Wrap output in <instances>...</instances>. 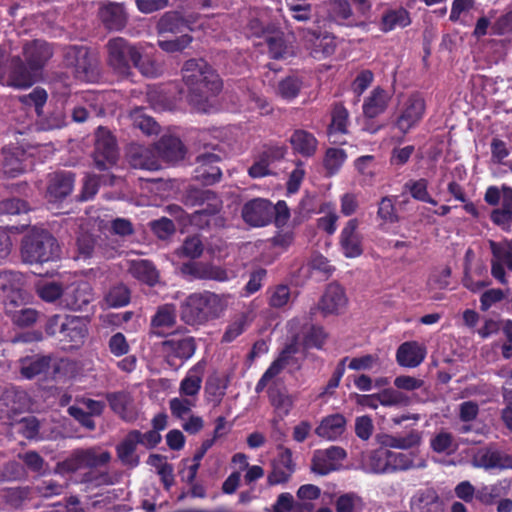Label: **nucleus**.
I'll list each match as a JSON object with an SVG mask.
<instances>
[{"mask_svg":"<svg viewBox=\"0 0 512 512\" xmlns=\"http://www.w3.org/2000/svg\"><path fill=\"white\" fill-rule=\"evenodd\" d=\"M389 450L379 448L369 452L362 459V468L368 473H388L390 472Z\"/></svg>","mask_w":512,"mask_h":512,"instance_id":"c756f323","label":"nucleus"},{"mask_svg":"<svg viewBox=\"0 0 512 512\" xmlns=\"http://www.w3.org/2000/svg\"><path fill=\"white\" fill-rule=\"evenodd\" d=\"M196 346L190 336H174L163 342V351L169 357L189 359L193 356Z\"/></svg>","mask_w":512,"mask_h":512,"instance_id":"b1692460","label":"nucleus"},{"mask_svg":"<svg viewBox=\"0 0 512 512\" xmlns=\"http://www.w3.org/2000/svg\"><path fill=\"white\" fill-rule=\"evenodd\" d=\"M196 406L195 399L186 398V397H175L169 401V407L171 410L172 416L184 419L192 410L193 407Z\"/></svg>","mask_w":512,"mask_h":512,"instance_id":"864d4df0","label":"nucleus"},{"mask_svg":"<svg viewBox=\"0 0 512 512\" xmlns=\"http://www.w3.org/2000/svg\"><path fill=\"white\" fill-rule=\"evenodd\" d=\"M425 111L424 100L419 95L408 96L399 108L396 127L403 133H408L422 119Z\"/></svg>","mask_w":512,"mask_h":512,"instance_id":"6e6552de","label":"nucleus"},{"mask_svg":"<svg viewBox=\"0 0 512 512\" xmlns=\"http://www.w3.org/2000/svg\"><path fill=\"white\" fill-rule=\"evenodd\" d=\"M183 80L189 88V102L198 112L209 113L215 105L211 101L222 88L219 76L204 61L190 59L185 62Z\"/></svg>","mask_w":512,"mask_h":512,"instance_id":"f257e3e1","label":"nucleus"},{"mask_svg":"<svg viewBox=\"0 0 512 512\" xmlns=\"http://www.w3.org/2000/svg\"><path fill=\"white\" fill-rule=\"evenodd\" d=\"M346 457L344 449L331 446L328 449L316 450L312 459V471L319 475H326L342 466Z\"/></svg>","mask_w":512,"mask_h":512,"instance_id":"f8f14e48","label":"nucleus"},{"mask_svg":"<svg viewBox=\"0 0 512 512\" xmlns=\"http://www.w3.org/2000/svg\"><path fill=\"white\" fill-rule=\"evenodd\" d=\"M65 63L74 69L75 76L82 81L96 78L95 59L85 47H69L65 52Z\"/></svg>","mask_w":512,"mask_h":512,"instance_id":"0eeeda50","label":"nucleus"},{"mask_svg":"<svg viewBox=\"0 0 512 512\" xmlns=\"http://www.w3.org/2000/svg\"><path fill=\"white\" fill-rule=\"evenodd\" d=\"M319 212L324 216L318 219V227L328 234H333L336 231L338 220L335 206L330 202H325L320 206Z\"/></svg>","mask_w":512,"mask_h":512,"instance_id":"de8ad7c7","label":"nucleus"},{"mask_svg":"<svg viewBox=\"0 0 512 512\" xmlns=\"http://www.w3.org/2000/svg\"><path fill=\"white\" fill-rule=\"evenodd\" d=\"M415 456L414 453L393 452L389 450L390 472L425 467V461L420 459L415 462Z\"/></svg>","mask_w":512,"mask_h":512,"instance_id":"37998d69","label":"nucleus"},{"mask_svg":"<svg viewBox=\"0 0 512 512\" xmlns=\"http://www.w3.org/2000/svg\"><path fill=\"white\" fill-rule=\"evenodd\" d=\"M301 89V82L296 77H287L278 85V94L287 100L295 98Z\"/></svg>","mask_w":512,"mask_h":512,"instance_id":"774afa93","label":"nucleus"},{"mask_svg":"<svg viewBox=\"0 0 512 512\" xmlns=\"http://www.w3.org/2000/svg\"><path fill=\"white\" fill-rule=\"evenodd\" d=\"M65 125V115L60 110H54L49 115L43 116L38 121L40 130L49 131L62 128Z\"/></svg>","mask_w":512,"mask_h":512,"instance_id":"0e129e2a","label":"nucleus"},{"mask_svg":"<svg viewBox=\"0 0 512 512\" xmlns=\"http://www.w3.org/2000/svg\"><path fill=\"white\" fill-rule=\"evenodd\" d=\"M484 199L489 205L495 206L501 204V209L512 212V188L509 186L488 187Z\"/></svg>","mask_w":512,"mask_h":512,"instance_id":"ea45409f","label":"nucleus"},{"mask_svg":"<svg viewBox=\"0 0 512 512\" xmlns=\"http://www.w3.org/2000/svg\"><path fill=\"white\" fill-rule=\"evenodd\" d=\"M431 447L435 452L450 454L457 449V444L448 432H439L432 440Z\"/></svg>","mask_w":512,"mask_h":512,"instance_id":"13d9d810","label":"nucleus"},{"mask_svg":"<svg viewBox=\"0 0 512 512\" xmlns=\"http://www.w3.org/2000/svg\"><path fill=\"white\" fill-rule=\"evenodd\" d=\"M24 283V276L20 272H0V291L6 299V305L18 306L28 300V295L23 289Z\"/></svg>","mask_w":512,"mask_h":512,"instance_id":"1a4fd4ad","label":"nucleus"},{"mask_svg":"<svg viewBox=\"0 0 512 512\" xmlns=\"http://www.w3.org/2000/svg\"><path fill=\"white\" fill-rule=\"evenodd\" d=\"M105 302L109 307H122L129 302V291L123 285L111 288L105 296Z\"/></svg>","mask_w":512,"mask_h":512,"instance_id":"bf43d9fd","label":"nucleus"},{"mask_svg":"<svg viewBox=\"0 0 512 512\" xmlns=\"http://www.w3.org/2000/svg\"><path fill=\"white\" fill-rule=\"evenodd\" d=\"M426 347L416 341L405 342L399 346L396 359L400 366L415 368L425 359Z\"/></svg>","mask_w":512,"mask_h":512,"instance_id":"6ab92c4d","label":"nucleus"},{"mask_svg":"<svg viewBox=\"0 0 512 512\" xmlns=\"http://www.w3.org/2000/svg\"><path fill=\"white\" fill-rule=\"evenodd\" d=\"M50 357L47 356H29L20 360V372L26 379H31L45 372L50 363Z\"/></svg>","mask_w":512,"mask_h":512,"instance_id":"4c0bfd02","label":"nucleus"},{"mask_svg":"<svg viewBox=\"0 0 512 512\" xmlns=\"http://www.w3.org/2000/svg\"><path fill=\"white\" fill-rule=\"evenodd\" d=\"M492 253L491 274L501 284H507L505 267L512 271V239L488 240Z\"/></svg>","mask_w":512,"mask_h":512,"instance_id":"423d86ee","label":"nucleus"},{"mask_svg":"<svg viewBox=\"0 0 512 512\" xmlns=\"http://www.w3.org/2000/svg\"><path fill=\"white\" fill-rule=\"evenodd\" d=\"M273 206L270 201L263 198H255L244 204L242 218L252 227L266 226L272 218Z\"/></svg>","mask_w":512,"mask_h":512,"instance_id":"9b49d317","label":"nucleus"},{"mask_svg":"<svg viewBox=\"0 0 512 512\" xmlns=\"http://www.w3.org/2000/svg\"><path fill=\"white\" fill-rule=\"evenodd\" d=\"M472 465L483 469H510L512 457L490 448H480L473 452Z\"/></svg>","mask_w":512,"mask_h":512,"instance_id":"ddd939ff","label":"nucleus"},{"mask_svg":"<svg viewBox=\"0 0 512 512\" xmlns=\"http://www.w3.org/2000/svg\"><path fill=\"white\" fill-rule=\"evenodd\" d=\"M422 442V433L412 430L406 435H383L381 444L388 448L408 450L418 447Z\"/></svg>","mask_w":512,"mask_h":512,"instance_id":"2f4dec72","label":"nucleus"},{"mask_svg":"<svg viewBox=\"0 0 512 512\" xmlns=\"http://www.w3.org/2000/svg\"><path fill=\"white\" fill-rule=\"evenodd\" d=\"M219 157L215 154H202L197 157L195 178L205 185H210L219 180L221 170L216 165Z\"/></svg>","mask_w":512,"mask_h":512,"instance_id":"412c9836","label":"nucleus"},{"mask_svg":"<svg viewBox=\"0 0 512 512\" xmlns=\"http://www.w3.org/2000/svg\"><path fill=\"white\" fill-rule=\"evenodd\" d=\"M118 152L114 137L110 131L99 127L96 131L94 161L96 166L101 169H107L117 160Z\"/></svg>","mask_w":512,"mask_h":512,"instance_id":"9d476101","label":"nucleus"},{"mask_svg":"<svg viewBox=\"0 0 512 512\" xmlns=\"http://www.w3.org/2000/svg\"><path fill=\"white\" fill-rule=\"evenodd\" d=\"M94 300L91 286L86 282L69 286L63 294V303L72 310H82Z\"/></svg>","mask_w":512,"mask_h":512,"instance_id":"a211bd4d","label":"nucleus"},{"mask_svg":"<svg viewBox=\"0 0 512 512\" xmlns=\"http://www.w3.org/2000/svg\"><path fill=\"white\" fill-rule=\"evenodd\" d=\"M130 271L134 277L148 285H154L158 281V273L148 261L141 260L134 262Z\"/></svg>","mask_w":512,"mask_h":512,"instance_id":"49530a36","label":"nucleus"},{"mask_svg":"<svg viewBox=\"0 0 512 512\" xmlns=\"http://www.w3.org/2000/svg\"><path fill=\"white\" fill-rule=\"evenodd\" d=\"M104 403L90 398H83L76 402L75 405L68 408L69 414L78 420L84 427L93 430L95 423L92 416H98L104 409Z\"/></svg>","mask_w":512,"mask_h":512,"instance_id":"4468645a","label":"nucleus"},{"mask_svg":"<svg viewBox=\"0 0 512 512\" xmlns=\"http://www.w3.org/2000/svg\"><path fill=\"white\" fill-rule=\"evenodd\" d=\"M411 509L412 512H443L438 495L430 489L420 491L413 496Z\"/></svg>","mask_w":512,"mask_h":512,"instance_id":"7c9ffc66","label":"nucleus"},{"mask_svg":"<svg viewBox=\"0 0 512 512\" xmlns=\"http://www.w3.org/2000/svg\"><path fill=\"white\" fill-rule=\"evenodd\" d=\"M363 503L360 497L354 494H345L336 501L337 512H361Z\"/></svg>","mask_w":512,"mask_h":512,"instance_id":"338daca9","label":"nucleus"},{"mask_svg":"<svg viewBox=\"0 0 512 512\" xmlns=\"http://www.w3.org/2000/svg\"><path fill=\"white\" fill-rule=\"evenodd\" d=\"M227 384L218 377L210 378L205 386L207 399L218 404L225 395Z\"/></svg>","mask_w":512,"mask_h":512,"instance_id":"052dcab7","label":"nucleus"},{"mask_svg":"<svg viewBox=\"0 0 512 512\" xmlns=\"http://www.w3.org/2000/svg\"><path fill=\"white\" fill-rule=\"evenodd\" d=\"M184 271H187L191 275L199 279L227 281L229 276L227 272L220 267L197 263L184 267Z\"/></svg>","mask_w":512,"mask_h":512,"instance_id":"e433bc0d","label":"nucleus"},{"mask_svg":"<svg viewBox=\"0 0 512 512\" xmlns=\"http://www.w3.org/2000/svg\"><path fill=\"white\" fill-rule=\"evenodd\" d=\"M129 116L133 126L140 129L143 133L147 135L158 133V124L150 116L144 114L141 109L133 110Z\"/></svg>","mask_w":512,"mask_h":512,"instance_id":"8fccbe9b","label":"nucleus"},{"mask_svg":"<svg viewBox=\"0 0 512 512\" xmlns=\"http://www.w3.org/2000/svg\"><path fill=\"white\" fill-rule=\"evenodd\" d=\"M205 371V363L198 362L191 367L179 385L180 396L197 399L201 389L202 379Z\"/></svg>","mask_w":512,"mask_h":512,"instance_id":"5701e85b","label":"nucleus"},{"mask_svg":"<svg viewBox=\"0 0 512 512\" xmlns=\"http://www.w3.org/2000/svg\"><path fill=\"white\" fill-rule=\"evenodd\" d=\"M192 41L193 37L185 33L172 39L159 40L158 45L163 51L174 53L183 51L192 43Z\"/></svg>","mask_w":512,"mask_h":512,"instance_id":"5fc2aeb1","label":"nucleus"},{"mask_svg":"<svg viewBox=\"0 0 512 512\" xmlns=\"http://www.w3.org/2000/svg\"><path fill=\"white\" fill-rule=\"evenodd\" d=\"M162 154L170 162H176L184 157V149L181 141L177 138L163 140Z\"/></svg>","mask_w":512,"mask_h":512,"instance_id":"6e6d98bb","label":"nucleus"},{"mask_svg":"<svg viewBox=\"0 0 512 512\" xmlns=\"http://www.w3.org/2000/svg\"><path fill=\"white\" fill-rule=\"evenodd\" d=\"M354 166L364 181H372L376 175L377 163L373 155H365L357 158L354 161Z\"/></svg>","mask_w":512,"mask_h":512,"instance_id":"3c124183","label":"nucleus"},{"mask_svg":"<svg viewBox=\"0 0 512 512\" xmlns=\"http://www.w3.org/2000/svg\"><path fill=\"white\" fill-rule=\"evenodd\" d=\"M249 324V318L246 314H241L236 317L227 327L224 335L223 341L232 342L239 335L243 333L246 327Z\"/></svg>","mask_w":512,"mask_h":512,"instance_id":"69168bd1","label":"nucleus"},{"mask_svg":"<svg viewBox=\"0 0 512 512\" xmlns=\"http://www.w3.org/2000/svg\"><path fill=\"white\" fill-rule=\"evenodd\" d=\"M176 324V308L172 304L160 306L151 319L152 331L155 335L162 336Z\"/></svg>","mask_w":512,"mask_h":512,"instance_id":"bb28decb","label":"nucleus"},{"mask_svg":"<svg viewBox=\"0 0 512 512\" xmlns=\"http://www.w3.org/2000/svg\"><path fill=\"white\" fill-rule=\"evenodd\" d=\"M347 302L344 289L337 283H331L321 297L318 308L324 315L338 314L345 309Z\"/></svg>","mask_w":512,"mask_h":512,"instance_id":"2eb2a0df","label":"nucleus"},{"mask_svg":"<svg viewBox=\"0 0 512 512\" xmlns=\"http://www.w3.org/2000/svg\"><path fill=\"white\" fill-rule=\"evenodd\" d=\"M74 456L78 466L86 467L102 466L107 464L111 459V454L108 451L97 448L77 451Z\"/></svg>","mask_w":512,"mask_h":512,"instance_id":"58836bf2","label":"nucleus"},{"mask_svg":"<svg viewBox=\"0 0 512 512\" xmlns=\"http://www.w3.org/2000/svg\"><path fill=\"white\" fill-rule=\"evenodd\" d=\"M108 62L118 75L125 77L130 74V63L138 64L141 59L140 50L121 37L110 39L107 43Z\"/></svg>","mask_w":512,"mask_h":512,"instance_id":"39448f33","label":"nucleus"},{"mask_svg":"<svg viewBox=\"0 0 512 512\" xmlns=\"http://www.w3.org/2000/svg\"><path fill=\"white\" fill-rule=\"evenodd\" d=\"M290 144L295 153L304 157L312 156L317 149V140L305 130H295L290 137Z\"/></svg>","mask_w":512,"mask_h":512,"instance_id":"72a5a7b5","label":"nucleus"},{"mask_svg":"<svg viewBox=\"0 0 512 512\" xmlns=\"http://www.w3.org/2000/svg\"><path fill=\"white\" fill-rule=\"evenodd\" d=\"M348 124V111L342 106L335 107L332 113V121L328 130L329 137L333 138V141L336 142L338 135H344L348 132Z\"/></svg>","mask_w":512,"mask_h":512,"instance_id":"c03bdc74","label":"nucleus"},{"mask_svg":"<svg viewBox=\"0 0 512 512\" xmlns=\"http://www.w3.org/2000/svg\"><path fill=\"white\" fill-rule=\"evenodd\" d=\"M358 221L356 219L349 220L340 235V246L343 254L347 258L359 257L362 252V238L357 231Z\"/></svg>","mask_w":512,"mask_h":512,"instance_id":"dca6fc26","label":"nucleus"},{"mask_svg":"<svg viewBox=\"0 0 512 512\" xmlns=\"http://www.w3.org/2000/svg\"><path fill=\"white\" fill-rule=\"evenodd\" d=\"M391 99L390 94L380 87L374 88L363 102V113L368 118L382 114Z\"/></svg>","mask_w":512,"mask_h":512,"instance_id":"a878e982","label":"nucleus"},{"mask_svg":"<svg viewBox=\"0 0 512 512\" xmlns=\"http://www.w3.org/2000/svg\"><path fill=\"white\" fill-rule=\"evenodd\" d=\"M346 420L341 414L329 415L322 419L315 433L327 440H336L345 431Z\"/></svg>","mask_w":512,"mask_h":512,"instance_id":"c85d7f7f","label":"nucleus"},{"mask_svg":"<svg viewBox=\"0 0 512 512\" xmlns=\"http://www.w3.org/2000/svg\"><path fill=\"white\" fill-rule=\"evenodd\" d=\"M405 186L410 191L413 198L419 201L427 202L434 206L437 205L436 200L431 198V196L428 193V182L425 179L409 181Z\"/></svg>","mask_w":512,"mask_h":512,"instance_id":"4d7b16f0","label":"nucleus"},{"mask_svg":"<svg viewBox=\"0 0 512 512\" xmlns=\"http://www.w3.org/2000/svg\"><path fill=\"white\" fill-rule=\"evenodd\" d=\"M267 44L272 58L282 59L292 54L291 48L285 43L282 35L269 37Z\"/></svg>","mask_w":512,"mask_h":512,"instance_id":"e2e57ef3","label":"nucleus"},{"mask_svg":"<svg viewBox=\"0 0 512 512\" xmlns=\"http://www.w3.org/2000/svg\"><path fill=\"white\" fill-rule=\"evenodd\" d=\"M138 431L133 430L125 437V439L117 446L118 458L124 465L135 467L139 463V458L135 455V449L139 444Z\"/></svg>","mask_w":512,"mask_h":512,"instance_id":"473e14b6","label":"nucleus"},{"mask_svg":"<svg viewBox=\"0 0 512 512\" xmlns=\"http://www.w3.org/2000/svg\"><path fill=\"white\" fill-rule=\"evenodd\" d=\"M98 14L104 26L110 30L118 31L126 25L127 14L120 3H102Z\"/></svg>","mask_w":512,"mask_h":512,"instance_id":"aec40b11","label":"nucleus"},{"mask_svg":"<svg viewBox=\"0 0 512 512\" xmlns=\"http://www.w3.org/2000/svg\"><path fill=\"white\" fill-rule=\"evenodd\" d=\"M228 300V295L209 291L192 294L184 303L182 317L191 324L219 318L227 309Z\"/></svg>","mask_w":512,"mask_h":512,"instance_id":"7ed1b4c3","label":"nucleus"},{"mask_svg":"<svg viewBox=\"0 0 512 512\" xmlns=\"http://www.w3.org/2000/svg\"><path fill=\"white\" fill-rule=\"evenodd\" d=\"M11 305H6V311L10 314L14 324L25 327L33 324L37 320V311L31 308L13 311Z\"/></svg>","mask_w":512,"mask_h":512,"instance_id":"680f3d73","label":"nucleus"},{"mask_svg":"<svg viewBox=\"0 0 512 512\" xmlns=\"http://www.w3.org/2000/svg\"><path fill=\"white\" fill-rule=\"evenodd\" d=\"M21 256L29 264L49 262L58 258L59 246L46 230L32 229L22 241Z\"/></svg>","mask_w":512,"mask_h":512,"instance_id":"20e7f679","label":"nucleus"},{"mask_svg":"<svg viewBox=\"0 0 512 512\" xmlns=\"http://www.w3.org/2000/svg\"><path fill=\"white\" fill-rule=\"evenodd\" d=\"M74 178L71 174H56L50 181L48 195L58 201L68 196L73 190Z\"/></svg>","mask_w":512,"mask_h":512,"instance_id":"c9c22d12","label":"nucleus"},{"mask_svg":"<svg viewBox=\"0 0 512 512\" xmlns=\"http://www.w3.org/2000/svg\"><path fill=\"white\" fill-rule=\"evenodd\" d=\"M87 334V322L84 318L68 316L61 324V341L71 342L72 346H79Z\"/></svg>","mask_w":512,"mask_h":512,"instance_id":"4be33fe9","label":"nucleus"},{"mask_svg":"<svg viewBox=\"0 0 512 512\" xmlns=\"http://www.w3.org/2000/svg\"><path fill=\"white\" fill-rule=\"evenodd\" d=\"M23 64H17L10 75V85L16 88H28L37 81L38 71L51 58V47L44 41L35 40L23 47Z\"/></svg>","mask_w":512,"mask_h":512,"instance_id":"f03ea898","label":"nucleus"},{"mask_svg":"<svg viewBox=\"0 0 512 512\" xmlns=\"http://www.w3.org/2000/svg\"><path fill=\"white\" fill-rule=\"evenodd\" d=\"M107 400L111 409L122 419L132 421L137 416V409L133 399L128 393L118 392L109 394Z\"/></svg>","mask_w":512,"mask_h":512,"instance_id":"cd10ccee","label":"nucleus"},{"mask_svg":"<svg viewBox=\"0 0 512 512\" xmlns=\"http://www.w3.org/2000/svg\"><path fill=\"white\" fill-rule=\"evenodd\" d=\"M305 46L310 50V54L314 58H323L331 55L335 50V39L330 35H317L308 31L305 36Z\"/></svg>","mask_w":512,"mask_h":512,"instance_id":"393cba45","label":"nucleus"},{"mask_svg":"<svg viewBox=\"0 0 512 512\" xmlns=\"http://www.w3.org/2000/svg\"><path fill=\"white\" fill-rule=\"evenodd\" d=\"M300 342L299 336H296L294 343L287 345L278 358L273 361L270 367L263 374L269 380L274 379L279 373L284 369V367L289 363V358L298 351L297 345Z\"/></svg>","mask_w":512,"mask_h":512,"instance_id":"79ce46f5","label":"nucleus"},{"mask_svg":"<svg viewBox=\"0 0 512 512\" xmlns=\"http://www.w3.org/2000/svg\"><path fill=\"white\" fill-rule=\"evenodd\" d=\"M202 196H203L204 200L208 201V204H207L206 208H202L200 210H197L193 214L192 221H193V223H195L197 225L201 224L202 217L213 216L216 213H218L220 208H221L220 200L211 191H209V190L203 191L202 192Z\"/></svg>","mask_w":512,"mask_h":512,"instance_id":"09e8293b","label":"nucleus"},{"mask_svg":"<svg viewBox=\"0 0 512 512\" xmlns=\"http://www.w3.org/2000/svg\"><path fill=\"white\" fill-rule=\"evenodd\" d=\"M269 397L276 414L281 418L286 417L290 413L296 401L295 395L278 389L271 390Z\"/></svg>","mask_w":512,"mask_h":512,"instance_id":"a19ab883","label":"nucleus"},{"mask_svg":"<svg viewBox=\"0 0 512 512\" xmlns=\"http://www.w3.org/2000/svg\"><path fill=\"white\" fill-rule=\"evenodd\" d=\"M193 21L190 18H184L178 13H167L158 22L157 29L160 34L162 33H181L183 28L186 27L190 31Z\"/></svg>","mask_w":512,"mask_h":512,"instance_id":"f704fd0d","label":"nucleus"},{"mask_svg":"<svg viewBox=\"0 0 512 512\" xmlns=\"http://www.w3.org/2000/svg\"><path fill=\"white\" fill-rule=\"evenodd\" d=\"M330 17L342 23L352 16V9L348 0H327Z\"/></svg>","mask_w":512,"mask_h":512,"instance_id":"603ef678","label":"nucleus"},{"mask_svg":"<svg viewBox=\"0 0 512 512\" xmlns=\"http://www.w3.org/2000/svg\"><path fill=\"white\" fill-rule=\"evenodd\" d=\"M410 24L408 12L402 8L388 11L382 18V30L391 31Z\"/></svg>","mask_w":512,"mask_h":512,"instance_id":"a18cd8bd","label":"nucleus"},{"mask_svg":"<svg viewBox=\"0 0 512 512\" xmlns=\"http://www.w3.org/2000/svg\"><path fill=\"white\" fill-rule=\"evenodd\" d=\"M294 471L295 463L291 450L281 449L276 460L273 462V470L268 475L267 481L270 485L286 483Z\"/></svg>","mask_w":512,"mask_h":512,"instance_id":"f3484780","label":"nucleus"}]
</instances>
